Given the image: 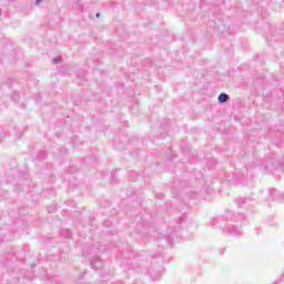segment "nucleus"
Masks as SVG:
<instances>
[{
    "label": "nucleus",
    "mask_w": 284,
    "mask_h": 284,
    "mask_svg": "<svg viewBox=\"0 0 284 284\" xmlns=\"http://www.w3.org/2000/svg\"><path fill=\"white\" fill-rule=\"evenodd\" d=\"M214 225L220 227V230H223V232H229L231 236H239V234H241V229L239 226L232 224L229 225L223 219L215 220Z\"/></svg>",
    "instance_id": "f257e3e1"
},
{
    "label": "nucleus",
    "mask_w": 284,
    "mask_h": 284,
    "mask_svg": "<svg viewBox=\"0 0 284 284\" xmlns=\"http://www.w3.org/2000/svg\"><path fill=\"white\" fill-rule=\"evenodd\" d=\"M274 170H278V164L274 159L268 160L267 164L262 166L263 174H270L274 172Z\"/></svg>",
    "instance_id": "f03ea898"
},
{
    "label": "nucleus",
    "mask_w": 284,
    "mask_h": 284,
    "mask_svg": "<svg viewBox=\"0 0 284 284\" xmlns=\"http://www.w3.org/2000/svg\"><path fill=\"white\" fill-rule=\"evenodd\" d=\"M217 100L219 103H227V101H230V95L227 93H221Z\"/></svg>",
    "instance_id": "7ed1b4c3"
},
{
    "label": "nucleus",
    "mask_w": 284,
    "mask_h": 284,
    "mask_svg": "<svg viewBox=\"0 0 284 284\" xmlns=\"http://www.w3.org/2000/svg\"><path fill=\"white\" fill-rule=\"evenodd\" d=\"M244 203H245V200L240 199L237 202L239 207H243Z\"/></svg>",
    "instance_id": "20e7f679"
},
{
    "label": "nucleus",
    "mask_w": 284,
    "mask_h": 284,
    "mask_svg": "<svg viewBox=\"0 0 284 284\" xmlns=\"http://www.w3.org/2000/svg\"><path fill=\"white\" fill-rule=\"evenodd\" d=\"M53 63H61V57L53 58Z\"/></svg>",
    "instance_id": "39448f33"
},
{
    "label": "nucleus",
    "mask_w": 284,
    "mask_h": 284,
    "mask_svg": "<svg viewBox=\"0 0 284 284\" xmlns=\"http://www.w3.org/2000/svg\"><path fill=\"white\" fill-rule=\"evenodd\" d=\"M268 192H270L272 199L274 200V194H276V190L271 189V190H268Z\"/></svg>",
    "instance_id": "423d86ee"
},
{
    "label": "nucleus",
    "mask_w": 284,
    "mask_h": 284,
    "mask_svg": "<svg viewBox=\"0 0 284 284\" xmlns=\"http://www.w3.org/2000/svg\"><path fill=\"white\" fill-rule=\"evenodd\" d=\"M241 176H242V179H241V178H237V181H240V183H243V179L245 178V174L242 173Z\"/></svg>",
    "instance_id": "0eeeda50"
},
{
    "label": "nucleus",
    "mask_w": 284,
    "mask_h": 284,
    "mask_svg": "<svg viewBox=\"0 0 284 284\" xmlns=\"http://www.w3.org/2000/svg\"><path fill=\"white\" fill-rule=\"evenodd\" d=\"M54 210H55L54 206H49V207H48V212H49V213H50V212H54Z\"/></svg>",
    "instance_id": "6e6552de"
},
{
    "label": "nucleus",
    "mask_w": 284,
    "mask_h": 284,
    "mask_svg": "<svg viewBox=\"0 0 284 284\" xmlns=\"http://www.w3.org/2000/svg\"><path fill=\"white\" fill-rule=\"evenodd\" d=\"M90 265L92 268L97 267V263H94V262H90Z\"/></svg>",
    "instance_id": "1a4fd4ad"
},
{
    "label": "nucleus",
    "mask_w": 284,
    "mask_h": 284,
    "mask_svg": "<svg viewBox=\"0 0 284 284\" xmlns=\"http://www.w3.org/2000/svg\"><path fill=\"white\" fill-rule=\"evenodd\" d=\"M43 0H36V6H40Z\"/></svg>",
    "instance_id": "9d476101"
},
{
    "label": "nucleus",
    "mask_w": 284,
    "mask_h": 284,
    "mask_svg": "<svg viewBox=\"0 0 284 284\" xmlns=\"http://www.w3.org/2000/svg\"><path fill=\"white\" fill-rule=\"evenodd\" d=\"M99 17H101V13H97V18L99 19Z\"/></svg>",
    "instance_id": "9b49d317"
},
{
    "label": "nucleus",
    "mask_w": 284,
    "mask_h": 284,
    "mask_svg": "<svg viewBox=\"0 0 284 284\" xmlns=\"http://www.w3.org/2000/svg\"><path fill=\"white\" fill-rule=\"evenodd\" d=\"M99 267H101V262H98Z\"/></svg>",
    "instance_id": "f8f14e48"
},
{
    "label": "nucleus",
    "mask_w": 284,
    "mask_h": 284,
    "mask_svg": "<svg viewBox=\"0 0 284 284\" xmlns=\"http://www.w3.org/2000/svg\"><path fill=\"white\" fill-rule=\"evenodd\" d=\"M73 145H77V142L73 140Z\"/></svg>",
    "instance_id": "ddd939ff"
},
{
    "label": "nucleus",
    "mask_w": 284,
    "mask_h": 284,
    "mask_svg": "<svg viewBox=\"0 0 284 284\" xmlns=\"http://www.w3.org/2000/svg\"><path fill=\"white\" fill-rule=\"evenodd\" d=\"M237 176H241V174H240V173H237Z\"/></svg>",
    "instance_id": "4468645a"
},
{
    "label": "nucleus",
    "mask_w": 284,
    "mask_h": 284,
    "mask_svg": "<svg viewBox=\"0 0 284 284\" xmlns=\"http://www.w3.org/2000/svg\"><path fill=\"white\" fill-rule=\"evenodd\" d=\"M0 16H1V10H0Z\"/></svg>",
    "instance_id": "2eb2a0df"
}]
</instances>
